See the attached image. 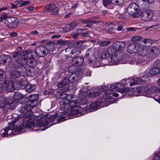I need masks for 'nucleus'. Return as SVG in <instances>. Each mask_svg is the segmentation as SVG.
<instances>
[{
  "instance_id": "6e6d98bb",
  "label": "nucleus",
  "mask_w": 160,
  "mask_h": 160,
  "mask_svg": "<svg viewBox=\"0 0 160 160\" xmlns=\"http://www.w3.org/2000/svg\"><path fill=\"white\" fill-rule=\"evenodd\" d=\"M30 3H31V2L30 1H24L20 4V7H23L25 6H26L27 5L29 4Z\"/></svg>"
},
{
  "instance_id": "ea45409f",
  "label": "nucleus",
  "mask_w": 160,
  "mask_h": 160,
  "mask_svg": "<svg viewBox=\"0 0 160 160\" xmlns=\"http://www.w3.org/2000/svg\"><path fill=\"white\" fill-rule=\"evenodd\" d=\"M13 22H12L10 24H9L10 28H16L18 24V22L17 18L13 17Z\"/></svg>"
},
{
  "instance_id": "a211bd4d",
  "label": "nucleus",
  "mask_w": 160,
  "mask_h": 160,
  "mask_svg": "<svg viewBox=\"0 0 160 160\" xmlns=\"http://www.w3.org/2000/svg\"><path fill=\"white\" fill-rule=\"evenodd\" d=\"M125 46V43L122 41H119L115 43H114L113 46L111 47V48H113L116 49V52H121L122 50Z\"/></svg>"
},
{
  "instance_id": "052dcab7",
  "label": "nucleus",
  "mask_w": 160,
  "mask_h": 160,
  "mask_svg": "<svg viewBox=\"0 0 160 160\" xmlns=\"http://www.w3.org/2000/svg\"><path fill=\"white\" fill-rule=\"evenodd\" d=\"M117 83H113L110 85V88L112 89H117Z\"/></svg>"
},
{
  "instance_id": "0eeeda50",
  "label": "nucleus",
  "mask_w": 160,
  "mask_h": 160,
  "mask_svg": "<svg viewBox=\"0 0 160 160\" xmlns=\"http://www.w3.org/2000/svg\"><path fill=\"white\" fill-rule=\"evenodd\" d=\"M146 52H144L145 55L144 56H145V57H144L143 59V63H142V65L145 64L147 62L145 60L146 57L148 58H154L158 55L160 53L159 50L158 48L157 47L154 46L150 48L148 53L146 54Z\"/></svg>"
},
{
  "instance_id": "7c9ffc66",
  "label": "nucleus",
  "mask_w": 160,
  "mask_h": 160,
  "mask_svg": "<svg viewBox=\"0 0 160 160\" xmlns=\"http://www.w3.org/2000/svg\"><path fill=\"white\" fill-rule=\"evenodd\" d=\"M118 91L122 93H123L125 92V86L124 83H117V87H116Z\"/></svg>"
},
{
  "instance_id": "2f4dec72",
  "label": "nucleus",
  "mask_w": 160,
  "mask_h": 160,
  "mask_svg": "<svg viewBox=\"0 0 160 160\" xmlns=\"http://www.w3.org/2000/svg\"><path fill=\"white\" fill-rule=\"evenodd\" d=\"M36 88L35 85H32L30 84H28L25 87L26 91L28 92H32Z\"/></svg>"
},
{
  "instance_id": "09e8293b",
  "label": "nucleus",
  "mask_w": 160,
  "mask_h": 160,
  "mask_svg": "<svg viewBox=\"0 0 160 160\" xmlns=\"http://www.w3.org/2000/svg\"><path fill=\"white\" fill-rule=\"evenodd\" d=\"M67 118H66V117L65 116H58L57 119L58 121H59L60 122H62L63 121H65V120L67 119Z\"/></svg>"
},
{
  "instance_id": "dca6fc26",
  "label": "nucleus",
  "mask_w": 160,
  "mask_h": 160,
  "mask_svg": "<svg viewBox=\"0 0 160 160\" xmlns=\"http://www.w3.org/2000/svg\"><path fill=\"white\" fill-rule=\"evenodd\" d=\"M153 16L152 11L150 10H147L143 13L142 19L145 21H148L151 19Z\"/></svg>"
},
{
  "instance_id": "49530a36",
  "label": "nucleus",
  "mask_w": 160,
  "mask_h": 160,
  "mask_svg": "<svg viewBox=\"0 0 160 160\" xmlns=\"http://www.w3.org/2000/svg\"><path fill=\"white\" fill-rule=\"evenodd\" d=\"M9 132L10 133L9 135H14L18 134V131L14 129H12L11 128L9 127Z\"/></svg>"
},
{
  "instance_id": "6e6552de",
  "label": "nucleus",
  "mask_w": 160,
  "mask_h": 160,
  "mask_svg": "<svg viewBox=\"0 0 160 160\" xmlns=\"http://www.w3.org/2000/svg\"><path fill=\"white\" fill-rule=\"evenodd\" d=\"M103 98L104 100L100 101V100H97L95 102L90 104L88 108L90 111L93 112L99 108H100L99 107L101 105L102 106V104L104 102H107L111 100L113 101V99H114L113 98H112V99H110L109 98H105L104 97H103ZM103 99L102 98V100Z\"/></svg>"
},
{
  "instance_id": "69168bd1",
  "label": "nucleus",
  "mask_w": 160,
  "mask_h": 160,
  "mask_svg": "<svg viewBox=\"0 0 160 160\" xmlns=\"http://www.w3.org/2000/svg\"><path fill=\"white\" fill-rule=\"evenodd\" d=\"M17 33L16 32H13L10 34V36L11 37H15L17 36Z\"/></svg>"
},
{
  "instance_id": "f257e3e1",
  "label": "nucleus",
  "mask_w": 160,
  "mask_h": 160,
  "mask_svg": "<svg viewBox=\"0 0 160 160\" xmlns=\"http://www.w3.org/2000/svg\"><path fill=\"white\" fill-rule=\"evenodd\" d=\"M127 51L128 53L132 54L138 52V54L137 56L132 58V60L134 64L137 65L143 63V60L145 55L144 52H146L145 50L143 49L141 50L140 48L139 47L138 44L136 43H132L129 44L127 47Z\"/></svg>"
},
{
  "instance_id": "338daca9",
  "label": "nucleus",
  "mask_w": 160,
  "mask_h": 160,
  "mask_svg": "<svg viewBox=\"0 0 160 160\" xmlns=\"http://www.w3.org/2000/svg\"><path fill=\"white\" fill-rule=\"evenodd\" d=\"M128 31H135V28L134 27H130L127 28Z\"/></svg>"
},
{
  "instance_id": "9b49d317",
  "label": "nucleus",
  "mask_w": 160,
  "mask_h": 160,
  "mask_svg": "<svg viewBox=\"0 0 160 160\" xmlns=\"http://www.w3.org/2000/svg\"><path fill=\"white\" fill-rule=\"evenodd\" d=\"M58 88H60L63 92H68L69 89V86L68 80L65 79H63L57 84Z\"/></svg>"
},
{
  "instance_id": "2eb2a0df",
  "label": "nucleus",
  "mask_w": 160,
  "mask_h": 160,
  "mask_svg": "<svg viewBox=\"0 0 160 160\" xmlns=\"http://www.w3.org/2000/svg\"><path fill=\"white\" fill-rule=\"evenodd\" d=\"M36 51L38 54V56L40 57L44 56L48 53V50L46 48L42 46H39L36 48Z\"/></svg>"
},
{
  "instance_id": "603ef678",
  "label": "nucleus",
  "mask_w": 160,
  "mask_h": 160,
  "mask_svg": "<svg viewBox=\"0 0 160 160\" xmlns=\"http://www.w3.org/2000/svg\"><path fill=\"white\" fill-rule=\"evenodd\" d=\"M5 77V75L4 72L0 70V81H2L3 79Z\"/></svg>"
},
{
  "instance_id": "393cba45",
  "label": "nucleus",
  "mask_w": 160,
  "mask_h": 160,
  "mask_svg": "<svg viewBox=\"0 0 160 160\" xmlns=\"http://www.w3.org/2000/svg\"><path fill=\"white\" fill-rule=\"evenodd\" d=\"M33 112L31 110L27 111L24 115V121L29 119H34L35 117L33 115Z\"/></svg>"
},
{
  "instance_id": "20e7f679",
  "label": "nucleus",
  "mask_w": 160,
  "mask_h": 160,
  "mask_svg": "<svg viewBox=\"0 0 160 160\" xmlns=\"http://www.w3.org/2000/svg\"><path fill=\"white\" fill-rule=\"evenodd\" d=\"M46 117L43 114H40L36 117V119L38 121L37 123L38 126L45 127L44 129H41L40 130L43 131L48 128L49 127L47 126L48 124L50 122L54 121L56 118V115H53L49 118H46Z\"/></svg>"
},
{
  "instance_id": "bf43d9fd",
  "label": "nucleus",
  "mask_w": 160,
  "mask_h": 160,
  "mask_svg": "<svg viewBox=\"0 0 160 160\" xmlns=\"http://www.w3.org/2000/svg\"><path fill=\"white\" fill-rule=\"evenodd\" d=\"M144 43H146L147 42L151 43L152 42L151 40L148 39H145L142 41Z\"/></svg>"
},
{
  "instance_id": "bb28decb",
  "label": "nucleus",
  "mask_w": 160,
  "mask_h": 160,
  "mask_svg": "<svg viewBox=\"0 0 160 160\" xmlns=\"http://www.w3.org/2000/svg\"><path fill=\"white\" fill-rule=\"evenodd\" d=\"M84 94L86 98L90 97L91 98L96 97L100 94L98 92L96 91H92L89 92H85Z\"/></svg>"
},
{
  "instance_id": "72a5a7b5",
  "label": "nucleus",
  "mask_w": 160,
  "mask_h": 160,
  "mask_svg": "<svg viewBox=\"0 0 160 160\" xmlns=\"http://www.w3.org/2000/svg\"><path fill=\"white\" fill-rule=\"evenodd\" d=\"M8 59L10 60L11 58L8 55L2 54L0 56V61L3 64L6 63Z\"/></svg>"
},
{
  "instance_id": "79ce46f5",
  "label": "nucleus",
  "mask_w": 160,
  "mask_h": 160,
  "mask_svg": "<svg viewBox=\"0 0 160 160\" xmlns=\"http://www.w3.org/2000/svg\"><path fill=\"white\" fill-rule=\"evenodd\" d=\"M65 106H63L61 108V109L60 111V113H61V115H65L66 112H67V110L68 106H67V105H68L67 104L65 105Z\"/></svg>"
},
{
  "instance_id": "37998d69",
  "label": "nucleus",
  "mask_w": 160,
  "mask_h": 160,
  "mask_svg": "<svg viewBox=\"0 0 160 160\" xmlns=\"http://www.w3.org/2000/svg\"><path fill=\"white\" fill-rule=\"evenodd\" d=\"M75 57L78 66H79L82 65L84 61L83 57L81 56H75Z\"/></svg>"
},
{
  "instance_id": "c756f323",
  "label": "nucleus",
  "mask_w": 160,
  "mask_h": 160,
  "mask_svg": "<svg viewBox=\"0 0 160 160\" xmlns=\"http://www.w3.org/2000/svg\"><path fill=\"white\" fill-rule=\"evenodd\" d=\"M56 44L53 42H50L47 43V48L48 50V51H53L56 47Z\"/></svg>"
},
{
  "instance_id": "a878e982",
  "label": "nucleus",
  "mask_w": 160,
  "mask_h": 160,
  "mask_svg": "<svg viewBox=\"0 0 160 160\" xmlns=\"http://www.w3.org/2000/svg\"><path fill=\"white\" fill-rule=\"evenodd\" d=\"M84 22L86 23H98L99 26L102 25L103 24L102 22V21L99 20H92V18H89L85 20L84 21Z\"/></svg>"
},
{
  "instance_id": "ddd939ff",
  "label": "nucleus",
  "mask_w": 160,
  "mask_h": 160,
  "mask_svg": "<svg viewBox=\"0 0 160 160\" xmlns=\"http://www.w3.org/2000/svg\"><path fill=\"white\" fill-rule=\"evenodd\" d=\"M139 10L138 5L135 3L130 4L128 7L127 12L130 15H134L137 13Z\"/></svg>"
},
{
  "instance_id": "f704fd0d",
  "label": "nucleus",
  "mask_w": 160,
  "mask_h": 160,
  "mask_svg": "<svg viewBox=\"0 0 160 160\" xmlns=\"http://www.w3.org/2000/svg\"><path fill=\"white\" fill-rule=\"evenodd\" d=\"M112 24H110L109 25L106 26L105 27V32L108 33H110L112 32H113L114 31L115 29L113 28L112 26L111 25Z\"/></svg>"
},
{
  "instance_id": "c85d7f7f",
  "label": "nucleus",
  "mask_w": 160,
  "mask_h": 160,
  "mask_svg": "<svg viewBox=\"0 0 160 160\" xmlns=\"http://www.w3.org/2000/svg\"><path fill=\"white\" fill-rule=\"evenodd\" d=\"M160 72V68L158 67H154L149 69V73L151 75H155Z\"/></svg>"
},
{
  "instance_id": "412c9836",
  "label": "nucleus",
  "mask_w": 160,
  "mask_h": 160,
  "mask_svg": "<svg viewBox=\"0 0 160 160\" xmlns=\"http://www.w3.org/2000/svg\"><path fill=\"white\" fill-rule=\"evenodd\" d=\"M13 103L12 99L7 98H3L2 99L0 100V108H2L5 104L12 105Z\"/></svg>"
},
{
  "instance_id": "3c124183",
  "label": "nucleus",
  "mask_w": 160,
  "mask_h": 160,
  "mask_svg": "<svg viewBox=\"0 0 160 160\" xmlns=\"http://www.w3.org/2000/svg\"><path fill=\"white\" fill-rule=\"evenodd\" d=\"M111 2V1H110L109 0H103V4L105 7H107L110 4Z\"/></svg>"
},
{
  "instance_id": "a18cd8bd",
  "label": "nucleus",
  "mask_w": 160,
  "mask_h": 160,
  "mask_svg": "<svg viewBox=\"0 0 160 160\" xmlns=\"http://www.w3.org/2000/svg\"><path fill=\"white\" fill-rule=\"evenodd\" d=\"M111 3L113 4L119 5L123 2V0H111Z\"/></svg>"
},
{
  "instance_id": "864d4df0",
  "label": "nucleus",
  "mask_w": 160,
  "mask_h": 160,
  "mask_svg": "<svg viewBox=\"0 0 160 160\" xmlns=\"http://www.w3.org/2000/svg\"><path fill=\"white\" fill-rule=\"evenodd\" d=\"M154 65L155 67H158L160 65V60H157L154 63Z\"/></svg>"
},
{
  "instance_id": "5701e85b",
  "label": "nucleus",
  "mask_w": 160,
  "mask_h": 160,
  "mask_svg": "<svg viewBox=\"0 0 160 160\" xmlns=\"http://www.w3.org/2000/svg\"><path fill=\"white\" fill-rule=\"evenodd\" d=\"M34 119H29L28 121H24L25 122H23L25 124V127L26 128H32L33 129L35 128H37V126H35L33 122V120Z\"/></svg>"
},
{
  "instance_id": "9d476101",
  "label": "nucleus",
  "mask_w": 160,
  "mask_h": 160,
  "mask_svg": "<svg viewBox=\"0 0 160 160\" xmlns=\"http://www.w3.org/2000/svg\"><path fill=\"white\" fill-rule=\"evenodd\" d=\"M71 53L72 55H74V56L71 55V57L72 59L71 60L70 63L72 66L69 68V69H71L73 66L75 67H78L79 66L78 64L75 56L76 55H79L80 54V52L78 51V48H76L72 50Z\"/></svg>"
},
{
  "instance_id": "f03ea898",
  "label": "nucleus",
  "mask_w": 160,
  "mask_h": 160,
  "mask_svg": "<svg viewBox=\"0 0 160 160\" xmlns=\"http://www.w3.org/2000/svg\"><path fill=\"white\" fill-rule=\"evenodd\" d=\"M72 97V95H68L65 92L60 93V104L61 105L67 104L71 107V109H79L80 102L77 101H71Z\"/></svg>"
},
{
  "instance_id": "58836bf2",
  "label": "nucleus",
  "mask_w": 160,
  "mask_h": 160,
  "mask_svg": "<svg viewBox=\"0 0 160 160\" xmlns=\"http://www.w3.org/2000/svg\"><path fill=\"white\" fill-rule=\"evenodd\" d=\"M98 45L101 47H105L109 44L111 41H99L97 42Z\"/></svg>"
},
{
  "instance_id": "4be33fe9",
  "label": "nucleus",
  "mask_w": 160,
  "mask_h": 160,
  "mask_svg": "<svg viewBox=\"0 0 160 160\" xmlns=\"http://www.w3.org/2000/svg\"><path fill=\"white\" fill-rule=\"evenodd\" d=\"M14 83L12 81H9L8 82L7 85L3 83V87L6 89L8 92H12L14 90Z\"/></svg>"
},
{
  "instance_id": "c03bdc74",
  "label": "nucleus",
  "mask_w": 160,
  "mask_h": 160,
  "mask_svg": "<svg viewBox=\"0 0 160 160\" xmlns=\"http://www.w3.org/2000/svg\"><path fill=\"white\" fill-rule=\"evenodd\" d=\"M24 128V125L22 123H18L16 127V130L18 131L22 130Z\"/></svg>"
},
{
  "instance_id": "a19ab883",
  "label": "nucleus",
  "mask_w": 160,
  "mask_h": 160,
  "mask_svg": "<svg viewBox=\"0 0 160 160\" xmlns=\"http://www.w3.org/2000/svg\"><path fill=\"white\" fill-rule=\"evenodd\" d=\"M13 17H9L5 20L4 23L9 28V24H10L12 22H13Z\"/></svg>"
},
{
  "instance_id": "b1692460",
  "label": "nucleus",
  "mask_w": 160,
  "mask_h": 160,
  "mask_svg": "<svg viewBox=\"0 0 160 160\" xmlns=\"http://www.w3.org/2000/svg\"><path fill=\"white\" fill-rule=\"evenodd\" d=\"M26 53L28 59L35 58L38 56V54L37 53L36 50L32 51L31 50H28L26 51Z\"/></svg>"
},
{
  "instance_id": "0e129e2a",
  "label": "nucleus",
  "mask_w": 160,
  "mask_h": 160,
  "mask_svg": "<svg viewBox=\"0 0 160 160\" xmlns=\"http://www.w3.org/2000/svg\"><path fill=\"white\" fill-rule=\"evenodd\" d=\"M18 55V52H13L12 53V56L13 58H15Z\"/></svg>"
},
{
  "instance_id": "4c0bfd02",
  "label": "nucleus",
  "mask_w": 160,
  "mask_h": 160,
  "mask_svg": "<svg viewBox=\"0 0 160 160\" xmlns=\"http://www.w3.org/2000/svg\"><path fill=\"white\" fill-rule=\"evenodd\" d=\"M22 97V94L20 93H18V92H16L14 94V95L13 97V99H15V101H12V102H13V103H12V104L15 103L17 101H18V100L20 99L21 97Z\"/></svg>"
},
{
  "instance_id": "680f3d73",
  "label": "nucleus",
  "mask_w": 160,
  "mask_h": 160,
  "mask_svg": "<svg viewBox=\"0 0 160 160\" xmlns=\"http://www.w3.org/2000/svg\"><path fill=\"white\" fill-rule=\"evenodd\" d=\"M66 42L63 40H58L57 42V43L58 44H64L66 43Z\"/></svg>"
},
{
  "instance_id": "4d7b16f0",
  "label": "nucleus",
  "mask_w": 160,
  "mask_h": 160,
  "mask_svg": "<svg viewBox=\"0 0 160 160\" xmlns=\"http://www.w3.org/2000/svg\"><path fill=\"white\" fill-rule=\"evenodd\" d=\"M8 18L9 17H8L7 14H3L2 15L1 18L0 19V22L1 21L3 20L4 19L5 20L7 18Z\"/></svg>"
},
{
  "instance_id": "774afa93",
  "label": "nucleus",
  "mask_w": 160,
  "mask_h": 160,
  "mask_svg": "<svg viewBox=\"0 0 160 160\" xmlns=\"http://www.w3.org/2000/svg\"><path fill=\"white\" fill-rule=\"evenodd\" d=\"M85 42H86V41H84V40H80V41H78V42H77V44H80V45H81V44H83V43H84Z\"/></svg>"
},
{
  "instance_id": "aec40b11",
  "label": "nucleus",
  "mask_w": 160,
  "mask_h": 160,
  "mask_svg": "<svg viewBox=\"0 0 160 160\" xmlns=\"http://www.w3.org/2000/svg\"><path fill=\"white\" fill-rule=\"evenodd\" d=\"M45 8L47 10L51 11L54 14H57L58 11V8L53 3L46 5Z\"/></svg>"
},
{
  "instance_id": "8fccbe9b",
  "label": "nucleus",
  "mask_w": 160,
  "mask_h": 160,
  "mask_svg": "<svg viewBox=\"0 0 160 160\" xmlns=\"http://www.w3.org/2000/svg\"><path fill=\"white\" fill-rule=\"evenodd\" d=\"M91 53V49L90 48L88 49L86 52V53L84 57L85 58L87 59L89 57Z\"/></svg>"
},
{
  "instance_id": "6ab92c4d",
  "label": "nucleus",
  "mask_w": 160,
  "mask_h": 160,
  "mask_svg": "<svg viewBox=\"0 0 160 160\" xmlns=\"http://www.w3.org/2000/svg\"><path fill=\"white\" fill-rule=\"evenodd\" d=\"M39 95L37 94H32L30 95L28 97V99L29 100V103L31 104H33V106H36L38 103V101L37 100Z\"/></svg>"
},
{
  "instance_id": "423d86ee",
  "label": "nucleus",
  "mask_w": 160,
  "mask_h": 160,
  "mask_svg": "<svg viewBox=\"0 0 160 160\" xmlns=\"http://www.w3.org/2000/svg\"><path fill=\"white\" fill-rule=\"evenodd\" d=\"M157 90V88L156 87L153 86L150 83L138 87L136 88V91L138 93L143 95L153 93L156 91Z\"/></svg>"
},
{
  "instance_id": "e2e57ef3",
  "label": "nucleus",
  "mask_w": 160,
  "mask_h": 160,
  "mask_svg": "<svg viewBox=\"0 0 160 160\" xmlns=\"http://www.w3.org/2000/svg\"><path fill=\"white\" fill-rule=\"evenodd\" d=\"M5 89L3 87V84L2 85L0 83V93L3 90H4Z\"/></svg>"
},
{
  "instance_id": "de8ad7c7",
  "label": "nucleus",
  "mask_w": 160,
  "mask_h": 160,
  "mask_svg": "<svg viewBox=\"0 0 160 160\" xmlns=\"http://www.w3.org/2000/svg\"><path fill=\"white\" fill-rule=\"evenodd\" d=\"M142 39V37L140 36H136L133 37L131 39V40L132 42H138Z\"/></svg>"
},
{
  "instance_id": "13d9d810",
  "label": "nucleus",
  "mask_w": 160,
  "mask_h": 160,
  "mask_svg": "<svg viewBox=\"0 0 160 160\" xmlns=\"http://www.w3.org/2000/svg\"><path fill=\"white\" fill-rule=\"evenodd\" d=\"M154 0H138V1H141L142 2H143V3L146 2L151 3L153 2Z\"/></svg>"
},
{
  "instance_id": "cd10ccee",
  "label": "nucleus",
  "mask_w": 160,
  "mask_h": 160,
  "mask_svg": "<svg viewBox=\"0 0 160 160\" xmlns=\"http://www.w3.org/2000/svg\"><path fill=\"white\" fill-rule=\"evenodd\" d=\"M81 108L79 109L72 108L71 109V111L70 112V114L72 115L74 117H78L80 116L81 115L80 113V109Z\"/></svg>"
},
{
  "instance_id": "e433bc0d",
  "label": "nucleus",
  "mask_w": 160,
  "mask_h": 160,
  "mask_svg": "<svg viewBox=\"0 0 160 160\" xmlns=\"http://www.w3.org/2000/svg\"><path fill=\"white\" fill-rule=\"evenodd\" d=\"M9 127H8L4 129L3 130H2L1 132V135L2 137H4L9 135L10 133L9 132Z\"/></svg>"
},
{
  "instance_id": "4468645a",
  "label": "nucleus",
  "mask_w": 160,
  "mask_h": 160,
  "mask_svg": "<svg viewBox=\"0 0 160 160\" xmlns=\"http://www.w3.org/2000/svg\"><path fill=\"white\" fill-rule=\"evenodd\" d=\"M22 65L27 64L30 67H34L37 65V62L34 58L28 59V60L25 58L22 57V62H20Z\"/></svg>"
},
{
  "instance_id": "c9c22d12",
  "label": "nucleus",
  "mask_w": 160,
  "mask_h": 160,
  "mask_svg": "<svg viewBox=\"0 0 160 160\" xmlns=\"http://www.w3.org/2000/svg\"><path fill=\"white\" fill-rule=\"evenodd\" d=\"M74 25H76V24L72 23L69 24H67L63 28V30L66 32H68L70 31L73 28Z\"/></svg>"
},
{
  "instance_id": "5fc2aeb1",
  "label": "nucleus",
  "mask_w": 160,
  "mask_h": 160,
  "mask_svg": "<svg viewBox=\"0 0 160 160\" xmlns=\"http://www.w3.org/2000/svg\"><path fill=\"white\" fill-rule=\"evenodd\" d=\"M20 76V75L19 74L17 75L16 72H14V73H13L11 75V77L12 78H13L14 79L16 78H18L19 76Z\"/></svg>"
},
{
  "instance_id": "473e14b6",
  "label": "nucleus",
  "mask_w": 160,
  "mask_h": 160,
  "mask_svg": "<svg viewBox=\"0 0 160 160\" xmlns=\"http://www.w3.org/2000/svg\"><path fill=\"white\" fill-rule=\"evenodd\" d=\"M79 77L75 74H72L71 76H69L68 78V79H67L68 80V83L69 82L73 83L75 81H77Z\"/></svg>"
},
{
  "instance_id": "f3484780",
  "label": "nucleus",
  "mask_w": 160,
  "mask_h": 160,
  "mask_svg": "<svg viewBox=\"0 0 160 160\" xmlns=\"http://www.w3.org/2000/svg\"><path fill=\"white\" fill-rule=\"evenodd\" d=\"M33 105V104H31V103L22 105L21 107L18 108V110L21 113L24 112L26 110H31L35 106Z\"/></svg>"
},
{
  "instance_id": "f8f14e48",
  "label": "nucleus",
  "mask_w": 160,
  "mask_h": 160,
  "mask_svg": "<svg viewBox=\"0 0 160 160\" xmlns=\"http://www.w3.org/2000/svg\"><path fill=\"white\" fill-rule=\"evenodd\" d=\"M88 33L85 32V30L83 29H79L75 30L72 33V36L73 38L77 39L79 34L84 37L89 36Z\"/></svg>"
},
{
  "instance_id": "7ed1b4c3",
  "label": "nucleus",
  "mask_w": 160,
  "mask_h": 160,
  "mask_svg": "<svg viewBox=\"0 0 160 160\" xmlns=\"http://www.w3.org/2000/svg\"><path fill=\"white\" fill-rule=\"evenodd\" d=\"M115 49L113 48L110 47L107 49L106 48H103L100 52V56L98 55V58L99 59H98L97 58H96V60L95 61V63L96 65L98 67H100L102 65L100 63H103L106 61H108L107 58L109 56L110 57L111 54H112V52H114Z\"/></svg>"
},
{
  "instance_id": "39448f33",
  "label": "nucleus",
  "mask_w": 160,
  "mask_h": 160,
  "mask_svg": "<svg viewBox=\"0 0 160 160\" xmlns=\"http://www.w3.org/2000/svg\"><path fill=\"white\" fill-rule=\"evenodd\" d=\"M114 49V51L112 52V54H111L108 62L104 63L105 65H110L120 63L122 59L123 53L121 52H116V49Z\"/></svg>"
},
{
  "instance_id": "1a4fd4ad",
  "label": "nucleus",
  "mask_w": 160,
  "mask_h": 160,
  "mask_svg": "<svg viewBox=\"0 0 160 160\" xmlns=\"http://www.w3.org/2000/svg\"><path fill=\"white\" fill-rule=\"evenodd\" d=\"M132 81L130 83V86H133L137 84H142L144 83V81L142 80L140 78H129L128 79H124L122 80V82H126V85H127L130 82L131 80Z\"/></svg>"
}]
</instances>
